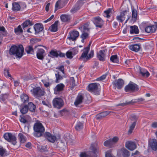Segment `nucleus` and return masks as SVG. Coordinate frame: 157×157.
I'll use <instances>...</instances> for the list:
<instances>
[{
    "label": "nucleus",
    "mask_w": 157,
    "mask_h": 157,
    "mask_svg": "<svg viewBox=\"0 0 157 157\" xmlns=\"http://www.w3.org/2000/svg\"><path fill=\"white\" fill-rule=\"evenodd\" d=\"M70 36L68 37V39L72 41H75L78 37L79 33L78 31H74L72 32H70Z\"/></svg>",
    "instance_id": "nucleus-16"
},
{
    "label": "nucleus",
    "mask_w": 157,
    "mask_h": 157,
    "mask_svg": "<svg viewBox=\"0 0 157 157\" xmlns=\"http://www.w3.org/2000/svg\"><path fill=\"white\" fill-rule=\"evenodd\" d=\"M100 85L99 83H94L89 84L87 87V90L90 92L96 95H99V92L98 91V87Z\"/></svg>",
    "instance_id": "nucleus-4"
},
{
    "label": "nucleus",
    "mask_w": 157,
    "mask_h": 157,
    "mask_svg": "<svg viewBox=\"0 0 157 157\" xmlns=\"http://www.w3.org/2000/svg\"><path fill=\"white\" fill-rule=\"evenodd\" d=\"M119 140V138L117 136L114 137L112 138H110L104 142V145L109 148H112L114 147L115 144Z\"/></svg>",
    "instance_id": "nucleus-3"
},
{
    "label": "nucleus",
    "mask_w": 157,
    "mask_h": 157,
    "mask_svg": "<svg viewBox=\"0 0 157 157\" xmlns=\"http://www.w3.org/2000/svg\"><path fill=\"white\" fill-rule=\"evenodd\" d=\"M86 2V0H79L77 3H78V4L81 7Z\"/></svg>",
    "instance_id": "nucleus-56"
},
{
    "label": "nucleus",
    "mask_w": 157,
    "mask_h": 157,
    "mask_svg": "<svg viewBox=\"0 0 157 157\" xmlns=\"http://www.w3.org/2000/svg\"><path fill=\"white\" fill-rule=\"evenodd\" d=\"M108 75V74L106 73L105 74L103 75L99 78L96 79V80L98 81H101L104 80L106 78V76Z\"/></svg>",
    "instance_id": "nucleus-53"
},
{
    "label": "nucleus",
    "mask_w": 157,
    "mask_h": 157,
    "mask_svg": "<svg viewBox=\"0 0 157 157\" xmlns=\"http://www.w3.org/2000/svg\"><path fill=\"white\" fill-rule=\"evenodd\" d=\"M110 60L111 61L114 63H118L119 62L117 58V56L116 55L112 56L110 58Z\"/></svg>",
    "instance_id": "nucleus-43"
},
{
    "label": "nucleus",
    "mask_w": 157,
    "mask_h": 157,
    "mask_svg": "<svg viewBox=\"0 0 157 157\" xmlns=\"http://www.w3.org/2000/svg\"><path fill=\"white\" fill-rule=\"evenodd\" d=\"M129 48L131 50L137 52L139 51L140 48V45L139 44H135L129 46Z\"/></svg>",
    "instance_id": "nucleus-25"
},
{
    "label": "nucleus",
    "mask_w": 157,
    "mask_h": 157,
    "mask_svg": "<svg viewBox=\"0 0 157 157\" xmlns=\"http://www.w3.org/2000/svg\"><path fill=\"white\" fill-rule=\"evenodd\" d=\"M39 39H32L30 40V42L32 45L27 46L25 48V51L27 54H33L34 52V48H33V45L40 41Z\"/></svg>",
    "instance_id": "nucleus-5"
},
{
    "label": "nucleus",
    "mask_w": 157,
    "mask_h": 157,
    "mask_svg": "<svg viewBox=\"0 0 157 157\" xmlns=\"http://www.w3.org/2000/svg\"><path fill=\"white\" fill-rule=\"evenodd\" d=\"M64 86V85L63 83L58 84L54 89L55 92L57 93V92L62 91L63 90Z\"/></svg>",
    "instance_id": "nucleus-29"
},
{
    "label": "nucleus",
    "mask_w": 157,
    "mask_h": 157,
    "mask_svg": "<svg viewBox=\"0 0 157 157\" xmlns=\"http://www.w3.org/2000/svg\"><path fill=\"white\" fill-rule=\"evenodd\" d=\"M18 138L21 143H24L26 141V137L22 133H20L18 134Z\"/></svg>",
    "instance_id": "nucleus-40"
},
{
    "label": "nucleus",
    "mask_w": 157,
    "mask_h": 157,
    "mask_svg": "<svg viewBox=\"0 0 157 157\" xmlns=\"http://www.w3.org/2000/svg\"><path fill=\"white\" fill-rule=\"evenodd\" d=\"M12 10L14 11H17L20 10L21 7L17 2H14L12 4Z\"/></svg>",
    "instance_id": "nucleus-32"
},
{
    "label": "nucleus",
    "mask_w": 157,
    "mask_h": 157,
    "mask_svg": "<svg viewBox=\"0 0 157 157\" xmlns=\"http://www.w3.org/2000/svg\"><path fill=\"white\" fill-rule=\"evenodd\" d=\"M137 101H136V99H134V100H132L131 101L128 102V105H130V104H133L137 102Z\"/></svg>",
    "instance_id": "nucleus-62"
},
{
    "label": "nucleus",
    "mask_w": 157,
    "mask_h": 157,
    "mask_svg": "<svg viewBox=\"0 0 157 157\" xmlns=\"http://www.w3.org/2000/svg\"><path fill=\"white\" fill-rule=\"evenodd\" d=\"M136 123H135V122H133L132 124L129 127V128L128 131L129 133L131 134L132 133V131L133 130L136 126Z\"/></svg>",
    "instance_id": "nucleus-47"
},
{
    "label": "nucleus",
    "mask_w": 157,
    "mask_h": 157,
    "mask_svg": "<svg viewBox=\"0 0 157 157\" xmlns=\"http://www.w3.org/2000/svg\"><path fill=\"white\" fill-rule=\"evenodd\" d=\"M122 155L123 157H128L130 155L129 151L125 148H122L121 150Z\"/></svg>",
    "instance_id": "nucleus-39"
},
{
    "label": "nucleus",
    "mask_w": 157,
    "mask_h": 157,
    "mask_svg": "<svg viewBox=\"0 0 157 157\" xmlns=\"http://www.w3.org/2000/svg\"><path fill=\"white\" fill-rule=\"evenodd\" d=\"M84 95L82 94H79L76 98L75 101L74 102V104L75 106H77L78 105L81 104L84 98Z\"/></svg>",
    "instance_id": "nucleus-15"
},
{
    "label": "nucleus",
    "mask_w": 157,
    "mask_h": 157,
    "mask_svg": "<svg viewBox=\"0 0 157 157\" xmlns=\"http://www.w3.org/2000/svg\"><path fill=\"white\" fill-rule=\"evenodd\" d=\"M27 106L28 109L30 111L32 112L35 111L36 109V106L32 102H30L29 103L28 105Z\"/></svg>",
    "instance_id": "nucleus-38"
},
{
    "label": "nucleus",
    "mask_w": 157,
    "mask_h": 157,
    "mask_svg": "<svg viewBox=\"0 0 157 157\" xmlns=\"http://www.w3.org/2000/svg\"><path fill=\"white\" fill-rule=\"evenodd\" d=\"M6 150L2 146H0V155L2 156L6 152Z\"/></svg>",
    "instance_id": "nucleus-51"
},
{
    "label": "nucleus",
    "mask_w": 157,
    "mask_h": 157,
    "mask_svg": "<svg viewBox=\"0 0 157 157\" xmlns=\"http://www.w3.org/2000/svg\"><path fill=\"white\" fill-rule=\"evenodd\" d=\"M151 149L156 151L157 150V142L155 140H152L149 143Z\"/></svg>",
    "instance_id": "nucleus-23"
},
{
    "label": "nucleus",
    "mask_w": 157,
    "mask_h": 157,
    "mask_svg": "<svg viewBox=\"0 0 157 157\" xmlns=\"http://www.w3.org/2000/svg\"><path fill=\"white\" fill-rule=\"evenodd\" d=\"M14 32L17 34H18V33H22L23 32V31L20 25H19L17 28L15 29Z\"/></svg>",
    "instance_id": "nucleus-50"
},
{
    "label": "nucleus",
    "mask_w": 157,
    "mask_h": 157,
    "mask_svg": "<svg viewBox=\"0 0 157 157\" xmlns=\"http://www.w3.org/2000/svg\"><path fill=\"white\" fill-rule=\"evenodd\" d=\"M138 119V117L135 115H131L130 117V120L135 123H136Z\"/></svg>",
    "instance_id": "nucleus-52"
},
{
    "label": "nucleus",
    "mask_w": 157,
    "mask_h": 157,
    "mask_svg": "<svg viewBox=\"0 0 157 157\" xmlns=\"http://www.w3.org/2000/svg\"><path fill=\"white\" fill-rule=\"evenodd\" d=\"M59 22L58 21H56L49 28L50 30L52 32H56L58 30V24Z\"/></svg>",
    "instance_id": "nucleus-24"
},
{
    "label": "nucleus",
    "mask_w": 157,
    "mask_h": 157,
    "mask_svg": "<svg viewBox=\"0 0 157 157\" xmlns=\"http://www.w3.org/2000/svg\"><path fill=\"white\" fill-rule=\"evenodd\" d=\"M128 13V10H125L121 12L120 15L116 17V19L119 22H122L125 20V16Z\"/></svg>",
    "instance_id": "nucleus-13"
},
{
    "label": "nucleus",
    "mask_w": 157,
    "mask_h": 157,
    "mask_svg": "<svg viewBox=\"0 0 157 157\" xmlns=\"http://www.w3.org/2000/svg\"><path fill=\"white\" fill-rule=\"evenodd\" d=\"M111 111H107L100 113L96 116V118L97 120L101 119L109 114Z\"/></svg>",
    "instance_id": "nucleus-20"
},
{
    "label": "nucleus",
    "mask_w": 157,
    "mask_h": 157,
    "mask_svg": "<svg viewBox=\"0 0 157 157\" xmlns=\"http://www.w3.org/2000/svg\"><path fill=\"white\" fill-rule=\"evenodd\" d=\"M45 52L44 50L41 48L38 49L36 53V56L37 58L42 60L44 58V54Z\"/></svg>",
    "instance_id": "nucleus-22"
},
{
    "label": "nucleus",
    "mask_w": 157,
    "mask_h": 157,
    "mask_svg": "<svg viewBox=\"0 0 157 157\" xmlns=\"http://www.w3.org/2000/svg\"><path fill=\"white\" fill-rule=\"evenodd\" d=\"M24 52V48L22 45H19L18 46L15 45L11 46L9 50V54L10 55H15L19 58H21L23 55Z\"/></svg>",
    "instance_id": "nucleus-1"
},
{
    "label": "nucleus",
    "mask_w": 157,
    "mask_h": 157,
    "mask_svg": "<svg viewBox=\"0 0 157 157\" xmlns=\"http://www.w3.org/2000/svg\"><path fill=\"white\" fill-rule=\"evenodd\" d=\"M44 137L50 142L54 143L56 140V137L48 132H45L44 134Z\"/></svg>",
    "instance_id": "nucleus-18"
},
{
    "label": "nucleus",
    "mask_w": 157,
    "mask_h": 157,
    "mask_svg": "<svg viewBox=\"0 0 157 157\" xmlns=\"http://www.w3.org/2000/svg\"><path fill=\"white\" fill-rule=\"evenodd\" d=\"M156 30V27L154 25L147 26L145 28V31L147 33H154Z\"/></svg>",
    "instance_id": "nucleus-26"
},
{
    "label": "nucleus",
    "mask_w": 157,
    "mask_h": 157,
    "mask_svg": "<svg viewBox=\"0 0 157 157\" xmlns=\"http://www.w3.org/2000/svg\"><path fill=\"white\" fill-rule=\"evenodd\" d=\"M60 18L61 21L63 22H67L70 19V16L65 14L61 15Z\"/></svg>",
    "instance_id": "nucleus-35"
},
{
    "label": "nucleus",
    "mask_w": 157,
    "mask_h": 157,
    "mask_svg": "<svg viewBox=\"0 0 157 157\" xmlns=\"http://www.w3.org/2000/svg\"><path fill=\"white\" fill-rule=\"evenodd\" d=\"M105 51L101 50L97 53V57L99 60L101 61H105Z\"/></svg>",
    "instance_id": "nucleus-21"
},
{
    "label": "nucleus",
    "mask_w": 157,
    "mask_h": 157,
    "mask_svg": "<svg viewBox=\"0 0 157 157\" xmlns=\"http://www.w3.org/2000/svg\"><path fill=\"white\" fill-rule=\"evenodd\" d=\"M55 75L56 78V83L59 82V81L63 78V77L59 74L58 72H57V73L55 74Z\"/></svg>",
    "instance_id": "nucleus-48"
},
{
    "label": "nucleus",
    "mask_w": 157,
    "mask_h": 157,
    "mask_svg": "<svg viewBox=\"0 0 157 157\" xmlns=\"http://www.w3.org/2000/svg\"><path fill=\"white\" fill-rule=\"evenodd\" d=\"M33 25L32 22L30 20H26L21 25L22 26L23 29L25 30V28L28 26H31Z\"/></svg>",
    "instance_id": "nucleus-37"
},
{
    "label": "nucleus",
    "mask_w": 157,
    "mask_h": 157,
    "mask_svg": "<svg viewBox=\"0 0 157 157\" xmlns=\"http://www.w3.org/2000/svg\"><path fill=\"white\" fill-rule=\"evenodd\" d=\"M71 52L72 53L73 55L74 56L78 53V48H74L72 49Z\"/></svg>",
    "instance_id": "nucleus-55"
},
{
    "label": "nucleus",
    "mask_w": 157,
    "mask_h": 157,
    "mask_svg": "<svg viewBox=\"0 0 157 157\" xmlns=\"http://www.w3.org/2000/svg\"><path fill=\"white\" fill-rule=\"evenodd\" d=\"M94 55V51L93 50H91L90 53L88 54V55H87V56L84 58H80L79 59H81L84 62H86L88 60H89L90 58H92Z\"/></svg>",
    "instance_id": "nucleus-28"
},
{
    "label": "nucleus",
    "mask_w": 157,
    "mask_h": 157,
    "mask_svg": "<svg viewBox=\"0 0 157 157\" xmlns=\"http://www.w3.org/2000/svg\"><path fill=\"white\" fill-rule=\"evenodd\" d=\"M139 89V87L135 83H129L124 88L125 91L128 92H133L138 91Z\"/></svg>",
    "instance_id": "nucleus-8"
},
{
    "label": "nucleus",
    "mask_w": 157,
    "mask_h": 157,
    "mask_svg": "<svg viewBox=\"0 0 157 157\" xmlns=\"http://www.w3.org/2000/svg\"><path fill=\"white\" fill-rule=\"evenodd\" d=\"M81 36V38L83 39H86L88 36V34L86 32H83Z\"/></svg>",
    "instance_id": "nucleus-58"
},
{
    "label": "nucleus",
    "mask_w": 157,
    "mask_h": 157,
    "mask_svg": "<svg viewBox=\"0 0 157 157\" xmlns=\"http://www.w3.org/2000/svg\"><path fill=\"white\" fill-rule=\"evenodd\" d=\"M78 3H76L70 10L71 13H75L80 9L81 7L78 4Z\"/></svg>",
    "instance_id": "nucleus-33"
},
{
    "label": "nucleus",
    "mask_w": 157,
    "mask_h": 157,
    "mask_svg": "<svg viewBox=\"0 0 157 157\" xmlns=\"http://www.w3.org/2000/svg\"><path fill=\"white\" fill-rule=\"evenodd\" d=\"M58 51L52 50L49 52L50 56L51 57H58Z\"/></svg>",
    "instance_id": "nucleus-46"
},
{
    "label": "nucleus",
    "mask_w": 157,
    "mask_h": 157,
    "mask_svg": "<svg viewBox=\"0 0 157 157\" xmlns=\"http://www.w3.org/2000/svg\"><path fill=\"white\" fill-rule=\"evenodd\" d=\"M53 105L55 107L60 108L63 105L62 99L60 98H56L53 101Z\"/></svg>",
    "instance_id": "nucleus-11"
},
{
    "label": "nucleus",
    "mask_w": 157,
    "mask_h": 157,
    "mask_svg": "<svg viewBox=\"0 0 157 157\" xmlns=\"http://www.w3.org/2000/svg\"><path fill=\"white\" fill-rule=\"evenodd\" d=\"M91 20L96 27L99 28H101L104 23L103 20L99 16L93 18Z\"/></svg>",
    "instance_id": "nucleus-10"
},
{
    "label": "nucleus",
    "mask_w": 157,
    "mask_h": 157,
    "mask_svg": "<svg viewBox=\"0 0 157 157\" xmlns=\"http://www.w3.org/2000/svg\"><path fill=\"white\" fill-rule=\"evenodd\" d=\"M35 33V34L39 36L44 35V30L43 25L40 23H37L34 26Z\"/></svg>",
    "instance_id": "nucleus-6"
},
{
    "label": "nucleus",
    "mask_w": 157,
    "mask_h": 157,
    "mask_svg": "<svg viewBox=\"0 0 157 157\" xmlns=\"http://www.w3.org/2000/svg\"><path fill=\"white\" fill-rule=\"evenodd\" d=\"M80 157H92L90 155L87 154L85 153L82 152L80 155Z\"/></svg>",
    "instance_id": "nucleus-61"
},
{
    "label": "nucleus",
    "mask_w": 157,
    "mask_h": 157,
    "mask_svg": "<svg viewBox=\"0 0 157 157\" xmlns=\"http://www.w3.org/2000/svg\"><path fill=\"white\" fill-rule=\"evenodd\" d=\"M42 102L44 105L49 108H51V104L48 101H43Z\"/></svg>",
    "instance_id": "nucleus-59"
},
{
    "label": "nucleus",
    "mask_w": 157,
    "mask_h": 157,
    "mask_svg": "<svg viewBox=\"0 0 157 157\" xmlns=\"http://www.w3.org/2000/svg\"><path fill=\"white\" fill-rule=\"evenodd\" d=\"M90 44L91 43L89 44L88 46L84 48V51L83 52L82 54V55L81 56V58H84L86 56H87L88 52L90 50Z\"/></svg>",
    "instance_id": "nucleus-31"
},
{
    "label": "nucleus",
    "mask_w": 157,
    "mask_h": 157,
    "mask_svg": "<svg viewBox=\"0 0 157 157\" xmlns=\"http://www.w3.org/2000/svg\"><path fill=\"white\" fill-rule=\"evenodd\" d=\"M56 69L59 70L60 71H61L63 74H64V69L63 66L62 65L60 66H59L56 68Z\"/></svg>",
    "instance_id": "nucleus-60"
},
{
    "label": "nucleus",
    "mask_w": 157,
    "mask_h": 157,
    "mask_svg": "<svg viewBox=\"0 0 157 157\" xmlns=\"http://www.w3.org/2000/svg\"><path fill=\"white\" fill-rule=\"evenodd\" d=\"M23 103H24L28 102L29 100L28 96L26 94H22L20 97Z\"/></svg>",
    "instance_id": "nucleus-36"
},
{
    "label": "nucleus",
    "mask_w": 157,
    "mask_h": 157,
    "mask_svg": "<svg viewBox=\"0 0 157 157\" xmlns=\"http://www.w3.org/2000/svg\"><path fill=\"white\" fill-rule=\"evenodd\" d=\"M70 82L72 87H74L75 86V80L73 77H71L70 78Z\"/></svg>",
    "instance_id": "nucleus-57"
},
{
    "label": "nucleus",
    "mask_w": 157,
    "mask_h": 157,
    "mask_svg": "<svg viewBox=\"0 0 157 157\" xmlns=\"http://www.w3.org/2000/svg\"><path fill=\"white\" fill-rule=\"evenodd\" d=\"M140 74L141 76L145 78H148L150 75V74L148 71L145 69L139 67Z\"/></svg>",
    "instance_id": "nucleus-17"
},
{
    "label": "nucleus",
    "mask_w": 157,
    "mask_h": 157,
    "mask_svg": "<svg viewBox=\"0 0 157 157\" xmlns=\"http://www.w3.org/2000/svg\"><path fill=\"white\" fill-rule=\"evenodd\" d=\"M89 24V23H87L80 27L81 29L83 30V32H88L89 31V29L88 28Z\"/></svg>",
    "instance_id": "nucleus-42"
},
{
    "label": "nucleus",
    "mask_w": 157,
    "mask_h": 157,
    "mask_svg": "<svg viewBox=\"0 0 157 157\" xmlns=\"http://www.w3.org/2000/svg\"><path fill=\"white\" fill-rule=\"evenodd\" d=\"M112 13V9L109 8L104 12L103 16L107 18H109L110 16V14Z\"/></svg>",
    "instance_id": "nucleus-41"
},
{
    "label": "nucleus",
    "mask_w": 157,
    "mask_h": 157,
    "mask_svg": "<svg viewBox=\"0 0 157 157\" xmlns=\"http://www.w3.org/2000/svg\"><path fill=\"white\" fill-rule=\"evenodd\" d=\"M124 82V81L121 79L120 78L118 80H116L113 81L112 82L115 89L116 88L118 89H121L123 86Z\"/></svg>",
    "instance_id": "nucleus-12"
},
{
    "label": "nucleus",
    "mask_w": 157,
    "mask_h": 157,
    "mask_svg": "<svg viewBox=\"0 0 157 157\" xmlns=\"http://www.w3.org/2000/svg\"><path fill=\"white\" fill-rule=\"evenodd\" d=\"M4 74L5 75L8 76L10 77H11V75L9 74V71L8 70L5 69Z\"/></svg>",
    "instance_id": "nucleus-63"
},
{
    "label": "nucleus",
    "mask_w": 157,
    "mask_h": 157,
    "mask_svg": "<svg viewBox=\"0 0 157 157\" xmlns=\"http://www.w3.org/2000/svg\"><path fill=\"white\" fill-rule=\"evenodd\" d=\"M132 20L134 21H136L137 16V10L134 8L133 7H132Z\"/></svg>",
    "instance_id": "nucleus-34"
},
{
    "label": "nucleus",
    "mask_w": 157,
    "mask_h": 157,
    "mask_svg": "<svg viewBox=\"0 0 157 157\" xmlns=\"http://www.w3.org/2000/svg\"><path fill=\"white\" fill-rule=\"evenodd\" d=\"M5 139L8 142H10L13 145H15L17 143L16 138L14 135L10 133H6L3 136Z\"/></svg>",
    "instance_id": "nucleus-7"
},
{
    "label": "nucleus",
    "mask_w": 157,
    "mask_h": 157,
    "mask_svg": "<svg viewBox=\"0 0 157 157\" xmlns=\"http://www.w3.org/2000/svg\"><path fill=\"white\" fill-rule=\"evenodd\" d=\"M69 0H59L56 2L55 5V12L58 9L62 8L61 5H63L66 3Z\"/></svg>",
    "instance_id": "nucleus-19"
},
{
    "label": "nucleus",
    "mask_w": 157,
    "mask_h": 157,
    "mask_svg": "<svg viewBox=\"0 0 157 157\" xmlns=\"http://www.w3.org/2000/svg\"><path fill=\"white\" fill-rule=\"evenodd\" d=\"M1 34L4 36H6L7 34V33L3 26H0V35Z\"/></svg>",
    "instance_id": "nucleus-45"
},
{
    "label": "nucleus",
    "mask_w": 157,
    "mask_h": 157,
    "mask_svg": "<svg viewBox=\"0 0 157 157\" xmlns=\"http://www.w3.org/2000/svg\"><path fill=\"white\" fill-rule=\"evenodd\" d=\"M34 132V136L36 137H39L42 136L45 131V128L42 124L40 121L36 122L33 127Z\"/></svg>",
    "instance_id": "nucleus-2"
},
{
    "label": "nucleus",
    "mask_w": 157,
    "mask_h": 157,
    "mask_svg": "<svg viewBox=\"0 0 157 157\" xmlns=\"http://www.w3.org/2000/svg\"><path fill=\"white\" fill-rule=\"evenodd\" d=\"M125 146L131 151H133L136 148V145L134 142L129 141L126 142Z\"/></svg>",
    "instance_id": "nucleus-14"
},
{
    "label": "nucleus",
    "mask_w": 157,
    "mask_h": 157,
    "mask_svg": "<svg viewBox=\"0 0 157 157\" xmlns=\"http://www.w3.org/2000/svg\"><path fill=\"white\" fill-rule=\"evenodd\" d=\"M28 110V108H27V106L25 105L24 106V107L20 110V111L21 113L23 114H25L27 113Z\"/></svg>",
    "instance_id": "nucleus-49"
},
{
    "label": "nucleus",
    "mask_w": 157,
    "mask_h": 157,
    "mask_svg": "<svg viewBox=\"0 0 157 157\" xmlns=\"http://www.w3.org/2000/svg\"><path fill=\"white\" fill-rule=\"evenodd\" d=\"M83 128V124L79 121L78 122L75 127V129L77 131H80Z\"/></svg>",
    "instance_id": "nucleus-44"
},
{
    "label": "nucleus",
    "mask_w": 157,
    "mask_h": 157,
    "mask_svg": "<svg viewBox=\"0 0 157 157\" xmlns=\"http://www.w3.org/2000/svg\"><path fill=\"white\" fill-rule=\"evenodd\" d=\"M105 157H113L111 154L110 153L109 151H107L106 152Z\"/></svg>",
    "instance_id": "nucleus-64"
},
{
    "label": "nucleus",
    "mask_w": 157,
    "mask_h": 157,
    "mask_svg": "<svg viewBox=\"0 0 157 157\" xmlns=\"http://www.w3.org/2000/svg\"><path fill=\"white\" fill-rule=\"evenodd\" d=\"M31 91L32 92L33 94L36 97H40L43 96L45 93L44 90L40 87L33 88Z\"/></svg>",
    "instance_id": "nucleus-9"
},
{
    "label": "nucleus",
    "mask_w": 157,
    "mask_h": 157,
    "mask_svg": "<svg viewBox=\"0 0 157 157\" xmlns=\"http://www.w3.org/2000/svg\"><path fill=\"white\" fill-rule=\"evenodd\" d=\"M66 54L68 58L71 59L73 57L71 51H67L66 52Z\"/></svg>",
    "instance_id": "nucleus-54"
},
{
    "label": "nucleus",
    "mask_w": 157,
    "mask_h": 157,
    "mask_svg": "<svg viewBox=\"0 0 157 157\" xmlns=\"http://www.w3.org/2000/svg\"><path fill=\"white\" fill-rule=\"evenodd\" d=\"M90 44L91 43L89 44L88 46L84 48V51L83 52L82 54V55L81 56V58H84L86 56H87L88 52L90 50Z\"/></svg>",
    "instance_id": "nucleus-30"
},
{
    "label": "nucleus",
    "mask_w": 157,
    "mask_h": 157,
    "mask_svg": "<svg viewBox=\"0 0 157 157\" xmlns=\"http://www.w3.org/2000/svg\"><path fill=\"white\" fill-rule=\"evenodd\" d=\"M130 33L131 34H138L139 33V30L137 26L136 25L130 26Z\"/></svg>",
    "instance_id": "nucleus-27"
}]
</instances>
